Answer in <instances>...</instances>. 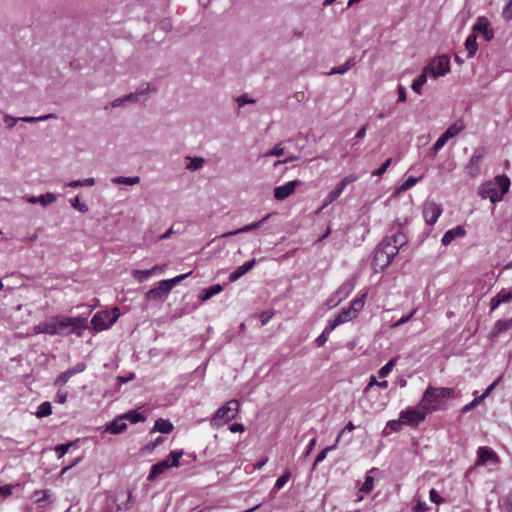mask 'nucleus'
Wrapping results in <instances>:
<instances>
[{"mask_svg": "<svg viewBox=\"0 0 512 512\" xmlns=\"http://www.w3.org/2000/svg\"><path fill=\"white\" fill-rule=\"evenodd\" d=\"M453 397L454 389L430 385L421 397L420 406L428 413L444 410L446 408V401Z\"/></svg>", "mask_w": 512, "mask_h": 512, "instance_id": "obj_1", "label": "nucleus"}, {"mask_svg": "<svg viewBox=\"0 0 512 512\" xmlns=\"http://www.w3.org/2000/svg\"><path fill=\"white\" fill-rule=\"evenodd\" d=\"M510 185V179L506 175H497L480 186L479 194L483 199L488 198L492 203H497L509 191Z\"/></svg>", "mask_w": 512, "mask_h": 512, "instance_id": "obj_2", "label": "nucleus"}, {"mask_svg": "<svg viewBox=\"0 0 512 512\" xmlns=\"http://www.w3.org/2000/svg\"><path fill=\"white\" fill-rule=\"evenodd\" d=\"M58 328L60 336L66 337L71 334H76L81 337L83 332L88 328L87 318L58 315Z\"/></svg>", "mask_w": 512, "mask_h": 512, "instance_id": "obj_3", "label": "nucleus"}, {"mask_svg": "<svg viewBox=\"0 0 512 512\" xmlns=\"http://www.w3.org/2000/svg\"><path fill=\"white\" fill-rule=\"evenodd\" d=\"M398 254L395 246H390L387 242L381 241L375 248L372 266L376 272L383 271L393 261Z\"/></svg>", "mask_w": 512, "mask_h": 512, "instance_id": "obj_4", "label": "nucleus"}, {"mask_svg": "<svg viewBox=\"0 0 512 512\" xmlns=\"http://www.w3.org/2000/svg\"><path fill=\"white\" fill-rule=\"evenodd\" d=\"M239 411V403L236 399L229 400L216 410L211 418L213 427H220L233 420Z\"/></svg>", "mask_w": 512, "mask_h": 512, "instance_id": "obj_5", "label": "nucleus"}, {"mask_svg": "<svg viewBox=\"0 0 512 512\" xmlns=\"http://www.w3.org/2000/svg\"><path fill=\"white\" fill-rule=\"evenodd\" d=\"M120 311L117 307L111 310L98 311L91 319L92 328L99 332L110 328L119 318Z\"/></svg>", "mask_w": 512, "mask_h": 512, "instance_id": "obj_6", "label": "nucleus"}, {"mask_svg": "<svg viewBox=\"0 0 512 512\" xmlns=\"http://www.w3.org/2000/svg\"><path fill=\"white\" fill-rule=\"evenodd\" d=\"M424 69L432 78L445 76L450 71V58L447 55L437 56Z\"/></svg>", "mask_w": 512, "mask_h": 512, "instance_id": "obj_7", "label": "nucleus"}, {"mask_svg": "<svg viewBox=\"0 0 512 512\" xmlns=\"http://www.w3.org/2000/svg\"><path fill=\"white\" fill-rule=\"evenodd\" d=\"M429 414L423 407L418 404V407L409 408L407 410L401 411L400 419L405 425L409 426H418L421 422H423Z\"/></svg>", "mask_w": 512, "mask_h": 512, "instance_id": "obj_8", "label": "nucleus"}, {"mask_svg": "<svg viewBox=\"0 0 512 512\" xmlns=\"http://www.w3.org/2000/svg\"><path fill=\"white\" fill-rule=\"evenodd\" d=\"M357 180V177L355 175H348L345 176L335 187L334 190L328 193V195L324 198L322 208L327 207L328 205L332 204L336 199L340 197V195L343 193L344 189L349 185L350 183Z\"/></svg>", "mask_w": 512, "mask_h": 512, "instance_id": "obj_9", "label": "nucleus"}, {"mask_svg": "<svg viewBox=\"0 0 512 512\" xmlns=\"http://www.w3.org/2000/svg\"><path fill=\"white\" fill-rule=\"evenodd\" d=\"M489 462H492L495 464L498 463L499 462L498 455L496 454V452L493 449H491L487 446H480L477 449V460L475 462V466H485Z\"/></svg>", "mask_w": 512, "mask_h": 512, "instance_id": "obj_10", "label": "nucleus"}, {"mask_svg": "<svg viewBox=\"0 0 512 512\" xmlns=\"http://www.w3.org/2000/svg\"><path fill=\"white\" fill-rule=\"evenodd\" d=\"M442 213L441 205L433 202L426 201L423 205V215L426 224H435Z\"/></svg>", "mask_w": 512, "mask_h": 512, "instance_id": "obj_11", "label": "nucleus"}, {"mask_svg": "<svg viewBox=\"0 0 512 512\" xmlns=\"http://www.w3.org/2000/svg\"><path fill=\"white\" fill-rule=\"evenodd\" d=\"M485 154L486 149L484 147H479L474 150L469 162L465 167L469 175L475 176L478 174L480 169V162L484 158Z\"/></svg>", "mask_w": 512, "mask_h": 512, "instance_id": "obj_12", "label": "nucleus"}, {"mask_svg": "<svg viewBox=\"0 0 512 512\" xmlns=\"http://www.w3.org/2000/svg\"><path fill=\"white\" fill-rule=\"evenodd\" d=\"M299 185L298 180L288 181L284 185L278 186L274 189V197L276 200L282 201L288 198Z\"/></svg>", "mask_w": 512, "mask_h": 512, "instance_id": "obj_13", "label": "nucleus"}, {"mask_svg": "<svg viewBox=\"0 0 512 512\" xmlns=\"http://www.w3.org/2000/svg\"><path fill=\"white\" fill-rule=\"evenodd\" d=\"M473 31L481 33L487 41L494 37V32L490 28V23L486 17H479L477 19L473 26Z\"/></svg>", "mask_w": 512, "mask_h": 512, "instance_id": "obj_14", "label": "nucleus"}, {"mask_svg": "<svg viewBox=\"0 0 512 512\" xmlns=\"http://www.w3.org/2000/svg\"><path fill=\"white\" fill-rule=\"evenodd\" d=\"M355 278L351 277L347 280H345L339 288L334 292L336 294V297L342 302L345 300L354 290L355 288Z\"/></svg>", "mask_w": 512, "mask_h": 512, "instance_id": "obj_15", "label": "nucleus"}, {"mask_svg": "<svg viewBox=\"0 0 512 512\" xmlns=\"http://www.w3.org/2000/svg\"><path fill=\"white\" fill-rule=\"evenodd\" d=\"M169 468H172L170 466L169 459H163L151 467L147 479L149 481H154Z\"/></svg>", "mask_w": 512, "mask_h": 512, "instance_id": "obj_16", "label": "nucleus"}, {"mask_svg": "<svg viewBox=\"0 0 512 512\" xmlns=\"http://www.w3.org/2000/svg\"><path fill=\"white\" fill-rule=\"evenodd\" d=\"M127 428V424L122 415L115 418L113 421L106 424L105 432L110 434H120Z\"/></svg>", "mask_w": 512, "mask_h": 512, "instance_id": "obj_17", "label": "nucleus"}, {"mask_svg": "<svg viewBox=\"0 0 512 512\" xmlns=\"http://www.w3.org/2000/svg\"><path fill=\"white\" fill-rule=\"evenodd\" d=\"M255 263H256L255 259H252L250 261L243 263L241 266L237 267L236 270L233 271L229 275V281L230 282L237 281L239 278H241L243 275H245L249 270H251L254 267Z\"/></svg>", "mask_w": 512, "mask_h": 512, "instance_id": "obj_18", "label": "nucleus"}, {"mask_svg": "<svg viewBox=\"0 0 512 512\" xmlns=\"http://www.w3.org/2000/svg\"><path fill=\"white\" fill-rule=\"evenodd\" d=\"M169 293L167 286L163 284V280L158 282L157 286L151 288L146 293V298L149 300H158Z\"/></svg>", "mask_w": 512, "mask_h": 512, "instance_id": "obj_19", "label": "nucleus"}, {"mask_svg": "<svg viewBox=\"0 0 512 512\" xmlns=\"http://www.w3.org/2000/svg\"><path fill=\"white\" fill-rule=\"evenodd\" d=\"M465 235V230L463 226H456L453 229L448 230L442 237V244L447 246L449 245L456 237H462Z\"/></svg>", "mask_w": 512, "mask_h": 512, "instance_id": "obj_20", "label": "nucleus"}, {"mask_svg": "<svg viewBox=\"0 0 512 512\" xmlns=\"http://www.w3.org/2000/svg\"><path fill=\"white\" fill-rule=\"evenodd\" d=\"M173 429H174V426L169 420L159 418L155 421V424L151 430V433L158 431V432H161L162 434H168V433L172 432Z\"/></svg>", "mask_w": 512, "mask_h": 512, "instance_id": "obj_21", "label": "nucleus"}, {"mask_svg": "<svg viewBox=\"0 0 512 512\" xmlns=\"http://www.w3.org/2000/svg\"><path fill=\"white\" fill-rule=\"evenodd\" d=\"M382 241L387 242L390 246H395L399 251V249L407 242V237L404 233L399 232L391 237H385Z\"/></svg>", "mask_w": 512, "mask_h": 512, "instance_id": "obj_22", "label": "nucleus"}, {"mask_svg": "<svg viewBox=\"0 0 512 512\" xmlns=\"http://www.w3.org/2000/svg\"><path fill=\"white\" fill-rule=\"evenodd\" d=\"M512 328V317L510 319H501L494 324L492 335L498 336Z\"/></svg>", "mask_w": 512, "mask_h": 512, "instance_id": "obj_23", "label": "nucleus"}, {"mask_svg": "<svg viewBox=\"0 0 512 512\" xmlns=\"http://www.w3.org/2000/svg\"><path fill=\"white\" fill-rule=\"evenodd\" d=\"M116 507L117 511H128L131 509V492L127 493V495L118 494L116 497Z\"/></svg>", "mask_w": 512, "mask_h": 512, "instance_id": "obj_24", "label": "nucleus"}, {"mask_svg": "<svg viewBox=\"0 0 512 512\" xmlns=\"http://www.w3.org/2000/svg\"><path fill=\"white\" fill-rule=\"evenodd\" d=\"M162 268L160 266H154L151 269L147 270H134L133 271V277L137 279L140 282L148 280L153 274H155L157 271H161Z\"/></svg>", "mask_w": 512, "mask_h": 512, "instance_id": "obj_25", "label": "nucleus"}, {"mask_svg": "<svg viewBox=\"0 0 512 512\" xmlns=\"http://www.w3.org/2000/svg\"><path fill=\"white\" fill-rule=\"evenodd\" d=\"M465 49L467 51V58H472L478 50L476 34H470L465 41Z\"/></svg>", "mask_w": 512, "mask_h": 512, "instance_id": "obj_26", "label": "nucleus"}, {"mask_svg": "<svg viewBox=\"0 0 512 512\" xmlns=\"http://www.w3.org/2000/svg\"><path fill=\"white\" fill-rule=\"evenodd\" d=\"M46 327L44 328L45 334L48 335H59V328H58V315L53 316L45 321Z\"/></svg>", "mask_w": 512, "mask_h": 512, "instance_id": "obj_27", "label": "nucleus"}, {"mask_svg": "<svg viewBox=\"0 0 512 512\" xmlns=\"http://www.w3.org/2000/svg\"><path fill=\"white\" fill-rule=\"evenodd\" d=\"M222 290H223V286L221 284H215L213 286H210L209 288L203 290V292L200 296V300L203 302L207 301L210 298H212L213 296L219 294Z\"/></svg>", "mask_w": 512, "mask_h": 512, "instance_id": "obj_28", "label": "nucleus"}, {"mask_svg": "<svg viewBox=\"0 0 512 512\" xmlns=\"http://www.w3.org/2000/svg\"><path fill=\"white\" fill-rule=\"evenodd\" d=\"M465 125L462 121H457L451 126H449L446 131L443 133L448 139H451L457 136L461 131H463Z\"/></svg>", "mask_w": 512, "mask_h": 512, "instance_id": "obj_29", "label": "nucleus"}, {"mask_svg": "<svg viewBox=\"0 0 512 512\" xmlns=\"http://www.w3.org/2000/svg\"><path fill=\"white\" fill-rule=\"evenodd\" d=\"M429 74L423 68L422 73L413 81L412 89L417 93L421 94L422 86L427 82Z\"/></svg>", "mask_w": 512, "mask_h": 512, "instance_id": "obj_30", "label": "nucleus"}, {"mask_svg": "<svg viewBox=\"0 0 512 512\" xmlns=\"http://www.w3.org/2000/svg\"><path fill=\"white\" fill-rule=\"evenodd\" d=\"M335 317L338 319V321L341 324H344V323L356 318L357 316L349 307H346V308H342V310Z\"/></svg>", "mask_w": 512, "mask_h": 512, "instance_id": "obj_31", "label": "nucleus"}, {"mask_svg": "<svg viewBox=\"0 0 512 512\" xmlns=\"http://www.w3.org/2000/svg\"><path fill=\"white\" fill-rule=\"evenodd\" d=\"M52 414V405L50 402H42L35 412L37 418H44Z\"/></svg>", "mask_w": 512, "mask_h": 512, "instance_id": "obj_32", "label": "nucleus"}, {"mask_svg": "<svg viewBox=\"0 0 512 512\" xmlns=\"http://www.w3.org/2000/svg\"><path fill=\"white\" fill-rule=\"evenodd\" d=\"M367 294L366 293H363L361 296H358L356 297L350 304L349 308L356 314V316L358 315V313L363 309L364 307V304H365V298H366Z\"/></svg>", "mask_w": 512, "mask_h": 512, "instance_id": "obj_33", "label": "nucleus"}, {"mask_svg": "<svg viewBox=\"0 0 512 512\" xmlns=\"http://www.w3.org/2000/svg\"><path fill=\"white\" fill-rule=\"evenodd\" d=\"M124 420H128L132 424H136L138 422H142L145 420V416L137 411H130L122 415Z\"/></svg>", "mask_w": 512, "mask_h": 512, "instance_id": "obj_34", "label": "nucleus"}, {"mask_svg": "<svg viewBox=\"0 0 512 512\" xmlns=\"http://www.w3.org/2000/svg\"><path fill=\"white\" fill-rule=\"evenodd\" d=\"M291 477V473L289 470L285 471L283 475H281L275 482V485L272 489V493H275L282 489L284 485L289 481Z\"/></svg>", "mask_w": 512, "mask_h": 512, "instance_id": "obj_35", "label": "nucleus"}, {"mask_svg": "<svg viewBox=\"0 0 512 512\" xmlns=\"http://www.w3.org/2000/svg\"><path fill=\"white\" fill-rule=\"evenodd\" d=\"M192 272H188V273H185V274H181V275H178L174 278H171V279H167V280H163V284L165 286H167L168 288V291L170 292L172 290V288L180 283L182 280H184L186 277H188Z\"/></svg>", "mask_w": 512, "mask_h": 512, "instance_id": "obj_36", "label": "nucleus"}, {"mask_svg": "<svg viewBox=\"0 0 512 512\" xmlns=\"http://www.w3.org/2000/svg\"><path fill=\"white\" fill-rule=\"evenodd\" d=\"M183 450H173L169 453V455L165 459H169L171 467H178L179 460L183 456Z\"/></svg>", "mask_w": 512, "mask_h": 512, "instance_id": "obj_37", "label": "nucleus"}, {"mask_svg": "<svg viewBox=\"0 0 512 512\" xmlns=\"http://www.w3.org/2000/svg\"><path fill=\"white\" fill-rule=\"evenodd\" d=\"M73 376H74L73 371H71V369H68V370H66V371L62 372L61 374H59V375L57 376V378L55 379L54 384H55L56 386H63V385H65V384L69 381V379H70L71 377H73Z\"/></svg>", "mask_w": 512, "mask_h": 512, "instance_id": "obj_38", "label": "nucleus"}, {"mask_svg": "<svg viewBox=\"0 0 512 512\" xmlns=\"http://www.w3.org/2000/svg\"><path fill=\"white\" fill-rule=\"evenodd\" d=\"M421 179V177H418V178H415V177H409L407 178L396 190L397 193H402V192H405L406 190L410 189L411 187H413L419 180Z\"/></svg>", "mask_w": 512, "mask_h": 512, "instance_id": "obj_39", "label": "nucleus"}, {"mask_svg": "<svg viewBox=\"0 0 512 512\" xmlns=\"http://www.w3.org/2000/svg\"><path fill=\"white\" fill-rule=\"evenodd\" d=\"M336 447H337V444H336V443H334L333 445H331V446H327L326 448H324V449H323V450H322V451H321V452L316 456L315 461H314V463H313V465H312V469L314 470V469L316 468V466L326 458L327 453H328L329 451L334 450Z\"/></svg>", "mask_w": 512, "mask_h": 512, "instance_id": "obj_40", "label": "nucleus"}, {"mask_svg": "<svg viewBox=\"0 0 512 512\" xmlns=\"http://www.w3.org/2000/svg\"><path fill=\"white\" fill-rule=\"evenodd\" d=\"M112 181H113V183H116V184H126V185L131 186V185H135V184L139 183L140 178L138 176H135V177L119 176V177L114 178Z\"/></svg>", "mask_w": 512, "mask_h": 512, "instance_id": "obj_41", "label": "nucleus"}, {"mask_svg": "<svg viewBox=\"0 0 512 512\" xmlns=\"http://www.w3.org/2000/svg\"><path fill=\"white\" fill-rule=\"evenodd\" d=\"M449 139L444 135L442 134L437 140L436 142L433 144L432 148H431V154L432 156H435L443 147L444 145L446 144V142L448 141Z\"/></svg>", "mask_w": 512, "mask_h": 512, "instance_id": "obj_42", "label": "nucleus"}, {"mask_svg": "<svg viewBox=\"0 0 512 512\" xmlns=\"http://www.w3.org/2000/svg\"><path fill=\"white\" fill-rule=\"evenodd\" d=\"M374 488V478L370 475H366L365 481L362 484V486L359 488V491L368 494L370 493Z\"/></svg>", "mask_w": 512, "mask_h": 512, "instance_id": "obj_43", "label": "nucleus"}, {"mask_svg": "<svg viewBox=\"0 0 512 512\" xmlns=\"http://www.w3.org/2000/svg\"><path fill=\"white\" fill-rule=\"evenodd\" d=\"M394 365H395V359L389 360L384 366H382L379 369L378 376L380 378H384V377L388 376L391 373Z\"/></svg>", "mask_w": 512, "mask_h": 512, "instance_id": "obj_44", "label": "nucleus"}, {"mask_svg": "<svg viewBox=\"0 0 512 512\" xmlns=\"http://www.w3.org/2000/svg\"><path fill=\"white\" fill-rule=\"evenodd\" d=\"M354 65V61L352 59L347 60L343 65L332 69L330 74H343L348 71Z\"/></svg>", "mask_w": 512, "mask_h": 512, "instance_id": "obj_45", "label": "nucleus"}, {"mask_svg": "<svg viewBox=\"0 0 512 512\" xmlns=\"http://www.w3.org/2000/svg\"><path fill=\"white\" fill-rule=\"evenodd\" d=\"M484 399L480 396L474 398L471 402H469L468 404L464 405L462 408H461V412L464 414V413H467L469 411H471L472 409H474L477 405H479Z\"/></svg>", "mask_w": 512, "mask_h": 512, "instance_id": "obj_46", "label": "nucleus"}, {"mask_svg": "<svg viewBox=\"0 0 512 512\" xmlns=\"http://www.w3.org/2000/svg\"><path fill=\"white\" fill-rule=\"evenodd\" d=\"M503 379V375H500L498 378H496L486 389L485 391L481 394V397L483 399H486L491 393L492 391L497 387V385L502 381Z\"/></svg>", "mask_w": 512, "mask_h": 512, "instance_id": "obj_47", "label": "nucleus"}, {"mask_svg": "<svg viewBox=\"0 0 512 512\" xmlns=\"http://www.w3.org/2000/svg\"><path fill=\"white\" fill-rule=\"evenodd\" d=\"M95 180L94 178H86L85 180H75L68 183V186L71 188H75L78 186H92L94 185Z\"/></svg>", "mask_w": 512, "mask_h": 512, "instance_id": "obj_48", "label": "nucleus"}, {"mask_svg": "<svg viewBox=\"0 0 512 512\" xmlns=\"http://www.w3.org/2000/svg\"><path fill=\"white\" fill-rule=\"evenodd\" d=\"M417 312V308H414L409 314L402 316L398 321L392 324V328H397L405 323H407Z\"/></svg>", "mask_w": 512, "mask_h": 512, "instance_id": "obj_49", "label": "nucleus"}, {"mask_svg": "<svg viewBox=\"0 0 512 512\" xmlns=\"http://www.w3.org/2000/svg\"><path fill=\"white\" fill-rule=\"evenodd\" d=\"M497 299L500 301V303H507L512 300V292L506 291L505 289H502L499 293L495 295Z\"/></svg>", "mask_w": 512, "mask_h": 512, "instance_id": "obj_50", "label": "nucleus"}, {"mask_svg": "<svg viewBox=\"0 0 512 512\" xmlns=\"http://www.w3.org/2000/svg\"><path fill=\"white\" fill-rule=\"evenodd\" d=\"M204 164V159L201 157L192 158L190 163L187 165V168L190 170L200 169Z\"/></svg>", "mask_w": 512, "mask_h": 512, "instance_id": "obj_51", "label": "nucleus"}, {"mask_svg": "<svg viewBox=\"0 0 512 512\" xmlns=\"http://www.w3.org/2000/svg\"><path fill=\"white\" fill-rule=\"evenodd\" d=\"M56 200V196L53 193H46L39 196V203L42 206H46Z\"/></svg>", "mask_w": 512, "mask_h": 512, "instance_id": "obj_52", "label": "nucleus"}, {"mask_svg": "<svg viewBox=\"0 0 512 512\" xmlns=\"http://www.w3.org/2000/svg\"><path fill=\"white\" fill-rule=\"evenodd\" d=\"M340 303H341V301L338 299V297H336V294L333 293L325 301V306L327 309H332V308L336 307L337 305H339Z\"/></svg>", "mask_w": 512, "mask_h": 512, "instance_id": "obj_53", "label": "nucleus"}, {"mask_svg": "<svg viewBox=\"0 0 512 512\" xmlns=\"http://www.w3.org/2000/svg\"><path fill=\"white\" fill-rule=\"evenodd\" d=\"M402 424H404L401 419L398 420H390L386 424V428L390 429L392 432H398L401 429Z\"/></svg>", "mask_w": 512, "mask_h": 512, "instance_id": "obj_54", "label": "nucleus"}, {"mask_svg": "<svg viewBox=\"0 0 512 512\" xmlns=\"http://www.w3.org/2000/svg\"><path fill=\"white\" fill-rule=\"evenodd\" d=\"M74 444H75V442L71 441V442H68L66 444H60V445L56 446L55 450L57 452H60L59 458L63 457L68 452L69 448L71 446H73Z\"/></svg>", "mask_w": 512, "mask_h": 512, "instance_id": "obj_55", "label": "nucleus"}, {"mask_svg": "<svg viewBox=\"0 0 512 512\" xmlns=\"http://www.w3.org/2000/svg\"><path fill=\"white\" fill-rule=\"evenodd\" d=\"M355 429V426L354 424L350 421L348 422L345 427L340 431V433L338 434L336 440H335V443L338 445L339 441H340V438L342 436H344L347 432H352L353 430Z\"/></svg>", "mask_w": 512, "mask_h": 512, "instance_id": "obj_56", "label": "nucleus"}, {"mask_svg": "<svg viewBox=\"0 0 512 512\" xmlns=\"http://www.w3.org/2000/svg\"><path fill=\"white\" fill-rule=\"evenodd\" d=\"M165 441V437L159 436L154 441L146 444L145 450L147 451H153L157 446L162 444Z\"/></svg>", "mask_w": 512, "mask_h": 512, "instance_id": "obj_57", "label": "nucleus"}, {"mask_svg": "<svg viewBox=\"0 0 512 512\" xmlns=\"http://www.w3.org/2000/svg\"><path fill=\"white\" fill-rule=\"evenodd\" d=\"M283 153H284L283 147H281V145L278 144L273 149L267 151L265 153V156H267V157H270V156H281V155H283Z\"/></svg>", "mask_w": 512, "mask_h": 512, "instance_id": "obj_58", "label": "nucleus"}, {"mask_svg": "<svg viewBox=\"0 0 512 512\" xmlns=\"http://www.w3.org/2000/svg\"><path fill=\"white\" fill-rule=\"evenodd\" d=\"M35 502L38 504H42L44 501L48 499V494L46 491H35L34 492Z\"/></svg>", "mask_w": 512, "mask_h": 512, "instance_id": "obj_59", "label": "nucleus"}, {"mask_svg": "<svg viewBox=\"0 0 512 512\" xmlns=\"http://www.w3.org/2000/svg\"><path fill=\"white\" fill-rule=\"evenodd\" d=\"M341 325V323L338 321V319L335 317L333 320H329L326 327L324 328V331L326 333H331L336 327Z\"/></svg>", "mask_w": 512, "mask_h": 512, "instance_id": "obj_60", "label": "nucleus"}, {"mask_svg": "<svg viewBox=\"0 0 512 512\" xmlns=\"http://www.w3.org/2000/svg\"><path fill=\"white\" fill-rule=\"evenodd\" d=\"M273 315H274V312L271 311V310H267V311L262 312L261 315H260L261 324L262 325H266L271 320Z\"/></svg>", "mask_w": 512, "mask_h": 512, "instance_id": "obj_61", "label": "nucleus"}, {"mask_svg": "<svg viewBox=\"0 0 512 512\" xmlns=\"http://www.w3.org/2000/svg\"><path fill=\"white\" fill-rule=\"evenodd\" d=\"M329 333L323 332L315 339V344L317 347H322L328 340Z\"/></svg>", "mask_w": 512, "mask_h": 512, "instance_id": "obj_62", "label": "nucleus"}, {"mask_svg": "<svg viewBox=\"0 0 512 512\" xmlns=\"http://www.w3.org/2000/svg\"><path fill=\"white\" fill-rule=\"evenodd\" d=\"M503 17L506 20H512V0L503 9Z\"/></svg>", "mask_w": 512, "mask_h": 512, "instance_id": "obj_63", "label": "nucleus"}, {"mask_svg": "<svg viewBox=\"0 0 512 512\" xmlns=\"http://www.w3.org/2000/svg\"><path fill=\"white\" fill-rule=\"evenodd\" d=\"M429 510L427 504L422 501H418L417 504L413 507L414 512H427Z\"/></svg>", "mask_w": 512, "mask_h": 512, "instance_id": "obj_64", "label": "nucleus"}]
</instances>
